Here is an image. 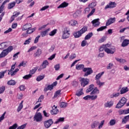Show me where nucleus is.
<instances>
[{"instance_id":"1","label":"nucleus","mask_w":129,"mask_h":129,"mask_svg":"<svg viewBox=\"0 0 129 129\" xmlns=\"http://www.w3.org/2000/svg\"><path fill=\"white\" fill-rule=\"evenodd\" d=\"M13 46H10L8 48L4 49L0 54V59H1V58H5L6 56L9 54V53L13 51Z\"/></svg>"},{"instance_id":"2","label":"nucleus","mask_w":129,"mask_h":129,"mask_svg":"<svg viewBox=\"0 0 129 129\" xmlns=\"http://www.w3.org/2000/svg\"><path fill=\"white\" fill-rule=\"evenodd\" d=\"M105 52L107 54H114L115 52V47L114 46H111L109 44H106Z\"/></svg>"},{"instance_id":"3","label":"nucleus","mask_w":129,"mask_h":129,"mask_svg":"<svg viewBox=\"0 0 129 129\" xmlns=\"http://www.w3.org/2000/svg\"><path fill=\"white\" fill-rule=\"evenodd\" d=\"M126 103V98L122 97L116 106V108H121Z\"/></svg>"},{"instance_id":"4","label":"nucleus","mask_w":129,"mask_h":129,"mask_svg":"<svg viewBox=\"0 0 129 129\" xmlns=\"http://www.w3.org/2000/svg\"><path fill=\"white\" fill-rule=\"evenodd\" d=\"M83 71L85 73L84 75V77H86L93 73V71H92V69L90 68H85L83 69Z\"/></svg>"},{"instance_id":"5","label":"nucleus","mask_w":129,"mask_h":129,"mask_svg":"<svg viewBox=\"0 0 129 129\" xmlns=\"http://www.w3.org/2000/svg\"><path fill=\"white\" fill-rule=\"evenodd\" d=\"M70 30L68 29V28L64 29L62 35L61 36L62 39H68L69 37H70Z\"/></svg>"},{"instance_id":"6","label":"nucleus","mask_w":129,"mask_h":129,"mask_svg":"<svg viewBox=\"0 0 129 129\" xmlns=\"http://www.w3.org/2000/svg\"><path fill=\"white\" fill-rule=\"evenodd\" d=\"M34 120H36L37 122H41L43 120V116L40 112L36 113L34 117Z\"/></svg>"},{"instance_id":"7","label":"nucleus","mask_w":129,"mask_h":129,"mask_svg":"<svg viewBox=\"0 0 129 129\" xmlns=\"http://www.w3.org/2000/svg\"><path fill=\"white\" fill-rule=\"evenodd\" d=\"M49 65V62H48V60H45L43 61L42 63L40 66V67L39 69H38V71H41L43 70V69H45V68H46L47 66Z\"/></svg>"},{"instance_id":"8","label":"nucleus","mask_w":129,"mask_h":129,"mask_svg":"<svg viewBox=\"0 0 129 129\" xmlns=\"http://www.w3.org/2000/svg\"><path fill=\"white\" fill-rule=\"evenodd\" d=\"M82 86L85 87L89 83V79L87 78H81L80 80Z\"/></svg>"},{"instance_id":"9","label":"nucleus","mask_w":129,"mask_h":129,"mask_svg":"<svg viewBox=\"0 0 129 129\" xmlns=\"http://www.w3.org/2000/svg\"><path fill=\"white\" fill-rule=\"evenodd\" d=\"M53 120L52 119H49L44 122V125L46 128H49L52 124H53Z\"/></svg>"},{"instance_id":"10","label":"nucleus","mask_w":129,"mask_h":129,"mask_svg":"<svg viewBox=\"0 0 129 129\" xmlns=\"http://www.w3.org/2000/svg\"><path fill=\"white\" fill-rule=\"evenodd\" d=\"M115 7H116V3L110 2L105 6V10H107V9H113V8H115Z\"/></svg>"},{"instance_id":"11","label":"nucleus","mask_w":129,"mask_h":129,"mask_svg":"<svg viewBox=\"0 0 129 129\" xmlns=\"http://www.w3.org/2000/svg\"><path fill=\"white\" fill-rule=\"evenodd\" d=\"M123 42L121 44L122 47H126L127 45H129V39H124V36H122L121 37V41Z\"/></svg>"},{"instance_id":"12","label":"nucleus","mask_w":129,"mask_h":129,"mask_svg":"<svg viewBox=\"0 0 129 129\" xmlns=\"http://www.w3.org/2000/svg\"><path fill=\"white\" fill-rule=\"evenodd\" d=\"M97 98V95L90 96L87 95L83 98V99L85 100H89V99H91L92 100H95Z\"/></svg>"},{"instance_id":"13","label":"nucleus","mask_w":129,"mask_h":129,"mask_svg":"<svg viewBox=\"0 0 129 129\" xmlns=\"http://www.w3.org/2000/svg\"><path fill=\"white\" fill-rule=\"evenodd\" d=\"M99 18L93 20L91 23L92 24L93 27H98L100 25V22H99Z\"/></svg>"},{"instance_id":"14","label":"nucleus","mask_w":129,"mask_h":129,"mask_svg":"<svg viewBox=\"0 0 129 129\" xmlns=\"http://www.w3.org/2000/svg\"><path fill=\"white\" fill-rule=\"evenodd\" d=\"M51 31V28H48L45 29L44 31H42L40 32V36L42 37H46L47 33H49Z\"/></svg>"},{"instance_id":"15","label":"nucleus","mask_w":129,"mask_h":129,"mask_svg":"<svg viewBox=\"0 0 129 129\" xmlns=\"http://www.w3.org/2000/svg\"><path fill=\"white\" fill-rule=\"evenodd\" d=\"M30 28H32V24L31 23H27L23 25L22 30V31H27Z\"/></svg>"},{"instance_id":"16","label":"nucleus","mask_w":129,"mask_h":129,"mask_svg":"<svg viewBox=\"0 0 129 129\" xmlns=\"http://www.w3.org/2000/svg\"><path fill=\"white\" fill-rule=\"evenodd\" d=\"M115 22V18H110L106 23V26H109Z\"/></svg>"},{"instance_id":"17","label":"nucleus","mask_w":129,"mask_h":129,"mask_svg":"<svg viewBox=\"0 0 129 129\" xmlns=\"http://www.w3.org/2000/svg\"><path fill=\"white\" fill-rule=\"evenodd\" d=\"M59 112V110L57 109V106L53 105V109L51 111V113L52 115L57 114Z\"/></svg>"},{"instance_id":"18","label":"nucleus","mask_w":129,"mask_h":129,"mask_svg":"<svg viewBox=\"0 0 129 129\" xmlns=\"http://www.w3.org/2000/svg\"><path fill=\"white\" fill-rule=\"evenodd\" d=\"M113 105V102L112 101H107V102L104 104L105 107H111Z\"/></svg>"},{"instance_id":"19","label":"nucleus","mask_w":129,"mask_h":129,"mask_svg":"<svg viewBox=\"0 0 129 129\" xmlns=\"http://www.w3.org/2000/svg\"><path fill=\"white\" fill-rule=\"evenodd\" d=\"M104 74V72H102L97 75H96L95 79L96 81H97V80H99L100 78H101V76H102Z\"/></svg>"},{"instance_id":"20","label":"nucleus","mask_w":129,"mask_h":129,"mask_svg":"<svg viewBox=\"0 0 129 129\" xmlns=\"http://www.w3.org/2000/svg\"><path fill=\"white\" fill-rule=\"evenodd\" d=\"M127 91H128V89L127 88V87H123L121 89L120 91V94H123L124 93H126Z\"/></svg>"},{"instance_id":"21","label":"nucleus","mask_w":129,"mask_h":129,"mask_svg":"<svg viewBox=\"0 0 129 129\" xmlns=\"http://www.w3.org/2000/svg\"><path fill=\"white\" fill-rule=\"evenodd\" d=\"M98 124H99V121H95L91 124V128H95V127H97Z\"/></svg>"},{"instance_id":"22","label":"nucleus","mask_w":129,"mask_h":129,"mask_svg":"<svg viewBox=\"0 0 129 129\" xmlns=\"http://www.w3.org/2000/svg\"><path fill=\"white\" fill-rule=\"evenodd\" d=\"M23 103L24 101H22L19 104V105L17 109L18 112H20V111L23 109V107H24V105H23Z\"/></svg>"},{"instance_id":"23","label":"nucleus","mask_w":129,"mask_h":129,"mask_svg":"<svg viewBox=\"0 0 129 129\" xmlns=\"http://www.w3.org/2000/svg\"><path fill=\"white\" fill-rule=\"evenodd\" d=\"M6 48H8V43L6 42H3L0 44V50L6 49Z\"/></svg>"},{"instance_id":"24","label":"nucleus","mask_w":129,"mask_h":129,"mask_svg":"<svg viewBox=\"0 0 129 129\" xmlns=\"http://www.w3.org/2000/svg\"><path fill=\"white\" fill-rule=\"evenodd\" d=\"M94 89V85L91 84L89 86V88L86 90L87 93H89V92H91L92 90Z\"/></svg>"},{"instance_id":"25","label":"nucleus","mask_w":129,"mask_h":129,"mask_svg":"<svg viewBox=\"0 0 129 129\" xmlns=\"http://www.w3.org/2000/svg\"><path fill=\"white\" fill-rule=\"evenodd\" d=\"M16 6V2H13L8 4V9L12 10Z\"/></svg>"},{"instance_id":"26","label":"nucleus","mask_w":129,"mask_h":129,"mask_svg":"<svg viewBox=\"0 0 129 129\" xmlns=\"http://www.w3.org/2000/svg\"><path fill=\"white\" fill-rule=\"evenodd\" d=\"M68 5H69L68 3L66 2H63L57 7V9L66 8L67 7H68Z\"/></svg>"},{"instance_id":"27","label":"nucleus","mask_w":129,"mask_h":129,"mask_svg":"<svg viewBox=\"0 0 129 129\" xmlns=\"http://www.w3.org/2000/svg\"><path fill=\"white\" fill-rule=\"evenodd\" d=\"M99 93V90L97 89V88H94L93 91L91 92V95H92V94L96 95L98 94Z\"/></svg>"},{"instance_id":"28","label":"nucleus","mask_w":129,"mask_h":129,"mask_svg":"<svg viewBox=\"0 0 129 129\" xmlns=\"http://www.w3.org/2000/svg\"><path fill=\"white\" fill-rule=\"evenodd\" d=\"M78 23L76 20H72L69 22V25L70 26H76V25H78Z\"/></svg>"},{"instance_id":"29","label":"nucleus","mask_w":129,"mask_h":129,"mask_svg":"<svg viewBox=\"0 0 129 129\" xmlns=\"http://www.w3.org/2000/svg\"><path fill=\"white\" fill-rule=\"evenodd\" d=\"M7 84L8 85L14 86V85H16V84H17V82H16V81L15 80H11L7 82Z\"/></svg>"},{"instance_id":"30","label":"nucleus","mask_w":129,"mask_h":129,"mask_svg":"<svg viewBox=\"0 0 129 129\" xmlns=\"http://www.w3.org/2000/svg\"><path fill=\"white\" fill-rule=\"evenodd\" d=\"M64 119H65V118H64V117H59L55 121L54 123L55 124H57V123H59V122H63L64 121Z\"/></svg>"},{"instance_id":"31","label":"nucleus","mask_w":129,"mask_h":129,"mask_svg":"<svg viewBox=\"0 0 129 129\" xmlns=\"http://www.w3.org/2000/svg\"><path fill=\"white\" fill-rule=\"evenodd\" d=\"M74 36H75V38H79L82 36V34L79 31L77 32H76L74 33Z\"/></svg>"},{"instance_id":"32","label":"nucleus","mask_w":129,"mask_h":129,"mask_svg":"<svg viewBox=\"0 0 129 129\" xmlns=\"http://www.w3.org/2000/svg\"><path fill=\"white\" fill-rule=\"evenodd\" d=\"M84 64H77L76 66V69H77V70H81L82 69H84Z\"/></svg>"},{"instance_id":"33","label":"nucleus","mask_w":129,"mask_h":129,"mask_svg":"<svg viewBox=\"0 0 129 129\" xmlns=\"http://www.w3.org/2000/svg\"><path fill=\"white\" fill-rule=\"evenodd\" d=\"M37 70H38V67L33 68L30 71V74H31V75H33V74H35Z\"/></svg>"},{"instance_id":"34","label":"nucleus","mask_w":129,"mask_h":129,"mask_svg":"<svg viewBox=\"0 0 129 129\" xmlns=\"http://www.w3.org/2000/svg\"><path fill=\"white\" fill-rule=\"evenodd\" d=\"M119 93H113V94H111L110 95V98H114L118 97V96H119Z\"/></svg>"},{"instance_id":"35","label":"nucleus","mask_w":129,"mask_h":129,"mask_svg":"<svg viewBox=\"0 0 129 129\" xmlns=\"http://www.w3.org/2000/svg\"><path fill=\"white\" fill-rule=\"evenodd\" d=\"M93 36V33L92 32H90L88 33L85 37V40H89L90 38H91Z\"/></svg>"},{"instance_id":"36","label":"nucleus","mask_w":129,"mask_h":129,"mask_svg":"<svg viewBox=\"0 0 129 129\" xmlns=\"http://www.w3.org/2000/svg\"><path fill=\"white\" fill-rule=\"evenodd\" d=\"M129 119V115L125 116L122 119V123H126L127 122V121Z\"/></svg>"},{"instance_id":"37","label":"nucleus","mask_w":129,"mask_h":129,"mask_svg":"<svg viewBox=\"0 0 129 129\" xmlns=\"http://www.w3.org/2000/svg\"><path fill=\"white\" fill-rule=\"evenodd\" d=\"M7 70H6L0 72V79H2V78H4V77H5V74L7 73Z\"/></svg>"},{"instance_id":"38","label":"nucleus","mask_w":129,"mask_h":129,"mask_svg":"<svg viewBox=\"0 0 129 129\" xmlns=\"http://www.w3.org/2000/svg\"><path fill=\"white\" fill-rule=\"evenodd\" d=\"M96 83L98 85L99 87H101V86H103V85H104L105 83L100 82V80H97L96 81Z\"/></svg>"},{"instance_id":"39","label":"nucleus","mask_w":129,"mask_h":129,"mask_svg":"<svg viewBox=\"0 0 129 129\" xmlns=\"http://www.w3.org/2000/svg\"><path fill=\"white\" fill-rule=\"evenodd\" d=\"M105 122V121H104V120H103L100 122V123H99L98 128L99 129L102 128V127H103V125H104Z\"/></svg>"},{"instance_id":"40","label":"nucleus","mask_w":129,"mask_h":129,"mask_svg":"<svg viewBox=\"0 0 129 129\" xmlns=\"http://www.w3.org/2000/svg\"><path fill=\"white\" fill-rule=\"evenodd\" d=\"M41 54H42V50L38 49H37L36 53L34 54L35 57L39 56L40 55H41Z\"/></svg>"},{"instance_id":"41","label":"nucleus","mask_w":129,"mask_h":129,"mask_svg":"<svg viewBox=\"0 0 129 129\" xmlns=\"http://www.w3.org/2000/svg\"><path fill=\"white\" fill-rule=\"evenodd\" d=\"M73 16L74 18H78V17L80 16V11H76L75 13H74Z\"/></svg>"},{"instance_id":"42","label":"nucleus","mask_w":129,"mask_h":129,"mask_svg":"<svg viewBox=\"0 0 129 129\" xmlns=\"http://www.w3.org/2000/svg\"><path fill=\"white\" fill-rule=\"evenodd\" d=\"M86 31H87V27H84L79 31L80 33H81V34L82 35L83 34H84Z\"/></svg>"},{"instance_id":"43","label":"nucleus","mask_w":129,"mask_h":129,"mask_svg":"<svg viewBox=\"0 0 129 129\" xmlns=\"http://www.w3.org/2000/svg\"><path fill=\"white\" fill-rule=\"evenodd\" d=\"M96 2H93L89 5V8H90V9H93V8H94V7H96Z\"/></svg>"},{"instance_id":"44","label":"nucleus","mask_w":129,"mask_h":129,"mask_svg":"<svg viewBox=\"0 0 129 129\" xmlns=\"http://www.w3.org/2000/svg\"><path fill=\"white\" fill-rule=\"evenodd\" d=\"M116 61H117V62H120V63H125V59H122V58H119L117 57L115 58Z\"/></svg>"},{"instance_id":"45","label":"nucleus","mask_w":129,"mask_h":129,"mask_svg":"<svg viewBox=\"0 0 129 129\" xmlns=\"http://www.w3.org/2000/svg\"><path fill=\"white\" fill-rule=\"evenodd\" d=\"M45 78V76H38L36 78V81H41V80H43Z\"/></svg>"},{"instance_id":"46","label":"nucleus","mask_w":129,"mask_h":129,"mask_svg":"<svg viewBox=\"0 0 129 129\" xmlns=\"http://www.w3.org/2000/svg\"><path fill=\"white\" fill-rule=\"evenodd\" d=\"M53 87H54V85H49L46 88H45V90H51L53 89Z\"/></svg>"},{"instance_id":"47","label":"nucleus","mask_w":129,"mask_h":129,"mask_svg":"<svg viewBox=\"0 0 129 129\" xmlns=\"http://www.w3.org/2000/svg\"><path fill=\"white\" fill-rule=\"evenodd\" d=\"M60 94H61V90H58L56 92H55L53 97L54 98L56 97H58V96H59Z\"/></svg>"},{"instance_id":"48","label":"nucleus","mask_w":129,"mask_h":129,"mask_svg":"<svg viewBox=\"0 0 129 129\" xmlns=\"http://www.w3.org/2000/svg\"><path fill=\"white\" fill-rule=\"evenodd\" d=\"M35 29H32V27H31L30 29H27V34H32V33H33Z\"/></svg>"},{"instance_id":"49","label":"nucleus","mask_w":129,"mask_h":129,"mask_svg":"<svg viewBox=\"0 0 129 129\" xmlns=\"http://www.w3.org/2000/svg\"><path fill=\"white\" fill-rule=\"evenodd\" d=\"M116 123V121L115 119H111L109 122V124L111 126L114 125Z\"/></svg>"},{"instance_id":"50","label":"nucleus","mask_w":129,"mask_h":129,"mask_svg":"<svg viewBox=\"0 0 129 129\" xmlns=\"http://www.w3.org/2000/svg\"><path fill=\"white\" fill-rule=\"evenodd\" d=\"M106 48V44L103 45L100 47L99 51L100 52H102V51L104 50L105 51V49Z\"/></svg>"},{"instance_id":"51","label":"nucleus","mask_w":129,"mask_h":129,"mask_svg":"<svg viewBox=\"0 0 129 129\" xmlns=\"http://www.w3.org/2000/svg\"><path fill=\"white\" fill-rule=\"evenodd\" d=\"M83 90V89H82L80 91L77 92L76 95L77 96H81V95H82V94H83V92L82 91Z\"/></svg>"},{"instance_id":"52","label":"nucleus","mask_w":129,"mask_h":129,"mask_svg":"<svg viewBox=\"0 0 129 129\" xmlns=\"http://www.w3.org/2000/svg\"><path fill=\"white\" fill-rule=\"evenodd\" d=\"M94 13H95V9H93L91 12L88 15L87 18H90L91 17V16H92Z\"/></svg>"},{"instance_id":"53","label":"nucleus","mask_w":129,"mask_h":129,"mask_svg":"<svg viewBox=\"0 0 129 129\" xmlns=\"http://www.w3.org/2000/svg\"><path fill=\"white\" fill-rule=\"evenodd\" d=\"M56 33H57V30L54 29L53 31H52L51 32H50L49 34V36H54L55 34H56Z\"/></svg>"},{"instance_id":"54","label":"nucleus","mask_w":129,"mask_h":129,"mask_svg":"<svg viewBox=\"0 0 129 129\" xmlns=\"http://www.w3.org/2000/svg\"><path fill=\"white\" fill-rule=\"evenodd\" d=\"M43 99H44V95H41L38 98V101H36V104L38 102H42V100H43Z\"/></svg>"},{"instance_id":"55","label":"nucleus","mask_w":129,"mask_h":129,"mask_svg":"<svg viewBox=\"0 0 129 129\" xmlns=\"http://www.w3.org/2000/svg\"><path fill=\"white\" fill-rule=\"evenodd\" d=\"M106 40V36H103L102 38H101L99 40V43H103V42H104Z\"/></svg>"},{"instance_id":"56","label":"nucleus","mask_w":129,"mask_h":129,"mask_svg":"<svg viewBox=\"0 0 129 129\" xmlns=\"http://www.w3.org/2000/svg\"><path fill=\"white\" fill-rule=\"evenodd\" d=\"M119 114L121 115V114H127L126 110H120L119 111Z\"/></svg>"},{"instance_id":"57","label":"nucleus","mask_w":129,"mask_h":129,"mask_svg":"<svg viewBox=\"0 0 129 129\" xmlns=\"http://www.w3.org/2000/svg\"><path fill=\"white\" fill-rule=\"evenodd\" d=\"M32 77V75H31L30 74L29 75H27L24 76L23 78V79H26V80H28V79H30V78H31Z\"/></svg>"},{"instance_id":"58","label":"nucleus","mask_w":129,"mask_h":129,"mask_svg":"<svg viewBox=\"0 0 129 129\" xmlns=\"http://www.w3.org/2000/svg\"><path fill=\"white\" fill-rule=\"evenodd\" d=\"M106 29V26H102L97 29V32H101V31H103V30H105Z\"/></svg>"},{"instance_id":"59","label":"nucleus","mask_w":129,"mask_h":129,"mask_svg":"<svg viewBox=\"0 0 129 129\" xmlns=\"http://www.w3.org/2000/svg\"><path fill=\"white\" fill-rule=\"evenodd\" d=\"M67 105H68L67 103H65L64 102L60 103V107H61V108L66 107Z\"/></svg>"},{"instance_id":"60","label":"nucleus","mask_w":129,"mask_h":129,"mask_svg":"<svg viewBox=\"0 0 129 129\" xmlns=\"http://www.w3.org/2000/svg\"><path fill=\"white\" fill-rule=\"evenodd\" d=\"M21 91H25L26 90V86L24 85H21L19 87Z\"/></svg>"},{"instance_id":"61","label":"nucleus","mask_w":129,"mask_h":129,"mask_svg":"<svg viewBox=\"0 0 129 129\" xmlns=\"http://www.w3.org/2000/svg\"><path fill=\"white\" fill-rule=\"evenodd\" d=\"M31 40L32 38H29L28 39L25 40V42L24 43V45H29V43H31Z\"/></svg>"},{"instance_id":"62","label":"nucleus","mask_w":129,"mask_h":129,"mask_svg":"<svg viewBox=\"0 0 129 129\" xmlns=\"http://www.w3.org/2000/svg\"><path fill=\"white\" fill-rule=\"evenodd\" d=\"M6 90V87L4 86L1 87L0 88V94H2V93H4L5 92V91Z\"/></svg>"},{"instance_id":"63","label":"nucleus","mask_w":129,"mask_h":129,"mask_svg":"<svg viewBox=\"0 0 129 129\" xmlns=\"http://www.w3.org/2000/svg\"><path fill=\"white\" fill-rule=\"evenodd\" d=\"M26 67V62L25 61H22L19 65L18 66V67Z\"/></svg>"},{"instance_id":"64","label":"nucleus","mask_w":129,"mask_h":129,"mask_svg":"<svg viewBox=\"0 0 129 129\" xmlns=\"http://www.w3.org/2000/svg\"><path fill=\"white\" fill-rule=\"evenodd\" d=\"M18 127V124L15 123L12 126H10L9 129H16Z\"/></svg>"}]
</instances>
